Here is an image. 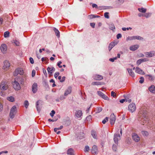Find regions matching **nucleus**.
Masks as SVG:
<instances>
[{
  "label": "nucleus",
  "instance_id": "obj_1",
  "mask_svg": "<svg viewBox=\"0 0 155 155\" xmlns=\"http://www.w3.org/2000/svg\"><path fill=\"white\" fill-rule=\"evenodd\" d=\"M139 120L143 123V125L145 124L150 126L151 125L152 122L150 120L148 117L147 112L145 108L141 109L139 113Z\"/></svg>",
  "mask_w": 155,
  "mask_h": 155
},
{
  "label": "nucleus",
  "instance_id": "obj_2",
  "mask_svg": "<svg viewBox=\"0 0 155 155\" xmlns=\"http://www.w3.org/2000/svg\"><path fill=\"white\" fill-rule=\"evenodd\" d=\"M17 112V108L16 106L14 105L11 108L9 114L10 117L12 119L13 118Z\"/></svg>",
  "mask_w": 155,
  "mask_h": 155
},
{
  "label": "nucleus",
  "instance_id": "obj_3",
  "mask_svg": "<svg viewBox=\"0 0 155 155\" xmlns=\"http://www.w3.org/2000/svg\"><path fill=\"white\" fill-rule=\"evenodd\" d=\"M8 83L5 81H3L0 85V88L2 91L7 90L8 87Z\"/></svg>",
  "mask_w": 155,
  "mask_h": 155
},
{
  "label": "nucleus",
  "instance_id": "obj_4",
  "mask_svg": "<svg viewBox=\"0 0 155 155\" xmlns=\"http://www.w3.org/2000/svg\"><path fill=\"white\" fill-rule=\"evenodd\" d=\"M137 39L139 40H143V37L139 36H132L128 37L127 38V41L128 40H132Z\"/></svg>",
  "mask_w": 155,
  "mask_h": 155
},
{
  "label": "nucleus",
  "instance_id": "obj_5",
  "mask_svg": "<svg viewBox=\"0 0 155 155\" xmlns=\"http://www.w3.org/2000/svg\"><path fill=\"white\" fill-rule=\"evenodd\" d=\"M74 114L76 118H78L79 120H81V117L83 114L81 110H75Z\"/></svg>",
  "mask_w": 155,
  "mask_h": 155
},
{
  "label": "nucleus",
  "instance_id": "obj_6",
  "mask_svg": "<svg viewBox=\"0 0 155 155\" xmlns=\"http://www.w3.org/2000/svg\"><path fill=\"white\" fill-rule=\"evenodd\" d=\"M120 139V135L119 134V132H117V133L114 134V140L115 143L116 144H117L118 143V141Z\"/></svg>",
  "mask_w": 155,
  "mask_h": 155
},
{
  "label": "nucleus",
  "instance_id": "obj_7",
  "mask_svg": "<svg viewBox=\"0 0 155 155\" xmlns=\"http://www.w3.org/2000/svg\"><path fill=\"white\" fill-rule=\"evenodd\" d=\"M24 71L22 69L20 68H18L15 70V71L14 73V74L15 76H16L18 74L20 75H22Z\"/></svg>",
  "mask_w": 155,
  "mask_h": 155
},
{
  "label": "nucleus",
  "instance_id": "obj_8",
  "mask_svg": "<svg viewBox=\"0 0 155 155\" xmlns=\"http://www.w3.org/2000/svg\"><path fill=\"white\" fill-rule=\"evenodd\" d=\"M144 54L146 57L151 58L155 56V51H153L148 52H145Z\"/></svg>",
  "mask_w": 155,
  "mask_h": 155
},
{
  "label": "nucleus",
  "instance_id": "obj_9",
  "mask_svg": "<svg viewBox=\"0 0 155 155\" xmlns=\"http://www.w3.org/2000/svg\"><path fill=\"white\" fill-rule=\"evenodd\" d=\"M13 88L16 90H19L21 89L20 84L18 82L15 81L13 83Z\"/></svg>",
  "mask_w": 155,
  "mask_h": 155
},
{
  "label": "nucleus",
  "instance_id": "obj_10",
  "mask_svg": "<svg viewBox=\"0 0 155 155\" xmlns=\"http://www.w3.org/2000/svg\"><path fill=\"white\" fill-rule=\"evenodd\" d=\"M136 110L135 105L134 103L130 104L128 106V110L131 112L134 111Z\"/></svg>",
  "mask_w": 155,
  "mask_h": 155
},
{
  "label": "nucleus",
  "instance_id": "obj_11",
  "mask_svg": "<svg viewBox=\"0 0 155 155\" xmlns=\"http://www.w3.org/2000/svg\"><path fill=\"white\" fill-rule=\"evenodd\" d=\"M116 120V117L114 114H111L110 117V122L111 125H113Z\"/></svg>",
  "mask_w": 155,
  "mask_h": 155
},
{
  "label": "nucleus",
  "instance_id": "obj_12",
  "mask_svg": "<svg viewBox=\"0 0 155 155\" xmlns=\"http://www.w3.org/2000/svg\"><path fill=\"white\" fill-rule=\"evenodd\" d=\"M97 94L98 95L101 97L107 100H108L109 98L106 95L104 94L103 93L100 91H97Z\"/></svg>",
  "mask_w": 155,
  "mask_h": 155
},
{
  "label": "nucleus",
  "instance_id": "obj_13",
  "mask_svg": "<svg viewBox=\"0 0 155 155\" xmlns=\"http://www.w3.org/2000/svg\"><path fill=\"white\" fill-rule=\"evenodd\" d=\"M93 78L95 80L100 81L103 79V77L102 75L98 74L94 75Z\"/></svg>",
  "mask_w": 155,
  "mask_h": 155
},
{
  "label": "nucleus",
  "instance_id": "obj_14",
  "mask_svg": "<svg viewBox=\"0 0 155 155\" xmlns=\"http://www.w3.org/2000/svg\"><path fill=\"white\" fill-rule=\"evenodd\" d=\"M148 61L149 60L146 58H141L137 60L136 62V64L137 66H139L142 63Z\"/></svg>",
  "mask_w": 155,
  "mask_h": 155
},
{
  "label": "nucleus",
  "instance_id": "obj_15",
  "mask_svg": "<svg viewBox=\"0 0 155 155\" xmlns=\"http://www.w3.org/2000/svg\"><path fill=\"white\" fill-rule=\"evenodd\" d=\"M4 66H3V68L4 70H7L8 69L10 66V64L8 61H5L4 62Z\"/></svg>",
  "mask_w": 155,
  "mask_h": 155
},
{
  "label": "nucleus",
  "instance_id": "obj_16",
  "mask_svg": "<svg viewBox=\"0 0 155 155\" xmlns=\"http://www.w3.org/2000/svg\"><path fill=\"white\" fill-rule=\"evenodd\" d=\"M32 91L34 93H36L38 90V85L36 83H34L32 87Z\"/></svg>",
  "mask_w": 155,
  "mask_h": 155
},
{
  "label": "nucleus",
  "instance_id": "obj_17",
  "mask_svg": "<svg viewBox=\"0 0 155 155\" xmlns=\"http://www.w3.org/2000/svg\"><path fill=\"white\" fill-rule=\"evenodd\" d=\"M133 140L136 142H138L140 140V137L136 134H133L132 135Z\"/></svg>",
  "mask_w": 155,
  "mask_h": 155
},
{
  "label": "nucleus",
  "instance_id": "obj_18",
  "mask_svg": "<svg viewBox=\"0 0 155 155\" xmlns=\"http://www.w3.org/2000/svg\"><path fill=\"white\" fill-rule=\"evenodd\" d=\"M47 70L48 73L51 74L52 73L55 71V68L53 67H48L47 69Z\"/></svg>",
  "mask_w": 155,
  "mask_h": 155
},
{
  "label": "nucleus",
  "instance_id": "obj_19",
  "mask_svg": "<svg viewBox=\"0 0 155 155\" xmlns=\"http://www.w3.org/2000/svg\"><path fill=\"white\" fill-rule=\"evenodd\" d=\"M139 47L138 45H132L130 47V49L132 51H135L137 50Z\"/></svg>",
  "mask_w": 155,
  "mask_h": 155
},
{
  "label": "nucleus",
  "instance_id": "obj_20",
  "mask_svg": "<svg viewBox=\"0 0 155 155\" xmlns=\"http://www.w3.org/2000/svg\"><path fill=\"white\" fill-rule=\"evenodd\" d=\"M0 48L2 52L4 53L7 50V46L5 44H2L1 45Z\"/></svg>",
  "mask_w": 155,
  "mask_h": 155
},
{
  "label": "nucleus",
  "instance_id": "obj_21",
  "mask_svg": "<svg viewBox=\"0 0 155 155\" xmlns=\"http://www.w3.org/2000/svg\"><path fill=\"white\" fill-rule=\"evenodd\" d=\"M135 72L137 73L140 74H144V73L143 71L138 67H137L136 68Z\"/></svg>",
  "mask_w": 155,
  "mask_h": 155
},
{
  "label": "nucleus",
  "instance_id": "obj_22",
  "mask_svg": "<svg viewBox=\"0 0 155 155\" xmlns=\"http://www.w3.org/2000/svg\"><path fill=\"white\" fill-rule=\"evenodd\" d=\"M98 151L97 148L95 145H94L91 150V152L92 153H96Z\"/></svg>",
  "mask_w": 155,
  "mask_h": 155
},
{
  "label": "nucleus",
  "instance_id": "obj_23",
  "mask_svg": "<svg viewBox=\"0 0 155 155\" xmlns=\"http://www.w3.org/2000/svg\"><path fill=\"white\" fill-rule=\"evenodd\" d=\"M71 87H69L65 91L64 94V95L66 96H67L68 94H70L71 93Z\"/></svg>",
  "mask_w": 155,
  "mask_h": 155
},
{
  "label": "nucleus",
  "instance_id": "obj_24",
  "mask_svg": "<svg viewBox=\"0 0 155 155\" xmlns=\"http://www.w3.org/2000/svg\"><path fill=\"white\" fill-rule=\"evenodd\" d=\"M74 153L73 150L71 148H70L67 150V153L68 155H74Z\"/></svg>",
  "mask_w": 155,
  "mask_h": 155
},
{
  "label": "nucleus",
  "instance_id": "obj_25",
  "mask_svg": "<svg viewBox=\"0 0 155 155\" xmlns=\"http://www.w3.org/2000/svg\"><path fill=\"white\" fill-rule=\"evenodd\" d=\"M155 86L153 85H151L150 87L149 88V90L150 91L153 93H155Z\"/></svg>",
  "mask_w": 155,
  "mask_h": 155
},
{
  "label": "nucleus",
  "instance_id": "obj_26",
  "mask_svg": "<svg viewBox=\"0 0 155 155\" xmlns=\"http://www.w3.org/2000/svg\"><path fill=\"white\" fill-rule=\"evenodd\" d=\"M127 70L129 75L133 77H134L135 76L132 70L130 69H127Z\"/></svg>",
  "mask_w": 155,
  "mask_h": 155
},
{
  "label": "nucleus",
  "instance_id": "obj_27",
  "mask_svg": "<svg viewBox=\"0 0 155 155\" xmlns=\"http://www.w3.org/2000/svg\"><path fill=\"white\" fill-rule=\"evenodd\" d=\"M91 134L93 137L95 139H97V134L96 131L94 130H92L91 132Z\"/></svg>",
  "mask_w": 155,
  "mask_h": 155
},
{
  "label": "nucleus",
  "instance_id": "obj_28",
  "mask_svg": "<svg viewBox=\"0 0 155 155\" xmlns=\"http://www.w3.org/2000/svg\"><path fill=\"white\" fill-rule=\"evenodd\" d=\"M40 101V100L38 101L37 102L36 104V108H37V110L38 112H39L41 110V107L38 106L39 103Z\"/></svg>",
  "mask_w": 155,
  "mask_h": 155
},
{
  "label": "nucleus",
  "instance_id": "obj_29",
  "mask_svg": "<svg viewBox=\"0 0 155 155\" xmlns=\"http://www.w3.org/2000/svg\"><path fill=\"white\" fill-rule=\"evenodd\" d=\"M147 76L148 77V79L151 81H153L155 79V77L150 75H148Z\"/></svg>",
  "mask_w": 155,
  "mask_h": 155
},
{
  "label": "nucleus",
  "instance_id": "obj_30",
  "mask_svg": "<svg viewBox=\"0 0 155 155\" xmlns=\"http://www.w3.org/2000/svg\"><path fill=\"white\" fill-rule=\"evenodd\" d=\"M53 30L54 31L57 36L58 38L59 37L60 35L59 31L55 28H54Z\"/></svg>",
  "mask_w": 155,
  "mask_h": 155
},
{
  "label": "nucleus",
  "instance_id": "obj_31",
  "mask_svg": "<svg viewBox=\"0 0 155 155\" xmlns=\"http://www.w3.org/2000/svg\"><path fill=\"white\" fill-rule=\"evenodd\" d=\"M138 11L144 13L146 12L147 10L146 9L144 8H138Z\"/></svg>",
  "mask_w": 155,
  "mask_h": 155
},
{
  "label": "nucleus",
  "instance_id": "obj_32",
  "mask_svg": "<svg viewBox=\"0 0 155 155\" xmlns=\"http://www.w3.org/2000/svg\"><path fill=\"white\" fill-rule=\"evenodd\" d=\"M91 84L93 85H98L102 84L101 82L97 81L93 82Z\"/></svg>",
  "mask_w": 155,
  "mask_h": 155
},
{
  "label": "nucleus",
  "instance_id": "obj_33",
  "mask_svg": "<svg viewBox=\"0 0 155 155\" xmlns=\"http://www.w3.org/2000/svg\"><path fill=\"white\" fill-rule=\"evenodd\" d=\"M7 99L8 101L12 102L14 101H15L14 97L12 96L8 97H7Z\"/></svg>",
  "mask_w": 155,
  "mask_h": 155
},
{
  "label": "nucleus",
  "instance_id": "obj_34",
  "mask_svg": "<svg viewBox=\"0 0 155 155\" xmlns=\"http://www.w3.org/2000/svg\"><path fill=\"white\" fill-rule=\"evenodd\" d=\"M109 28L111 30H112L113 31H114L115 29V26L113 24H111L110 25Z\"/></svg>",
  "mask_w": 155,
  "mask_h": 155
},
{
  "label": "nucleus",
  "instance_id": "obj_35",
  "mask_svg": "<svg viewBox=\"0 0 155 155\" xmlns=\"http://www.w3.org/2000/svg\"><path fill=\"white\" fill-rule=\"evenodd\" d=\"M117 44V42H111L110 43V44L109 45V46L110 47H112V48L113 47H114Z\"/></svg>",
  "mask_w": 155,
  "mask_h": 155
},
{
  "label": "nucleus",
  "instance_id": "obj_36",
  "mask_svg": "<svg viewBox=\"0 0 155 155\" xmlns=\"http://www.w3.org/2000/svg\"><path fill=\"white\" fill-rule=\"evenodd\" d=\"M102 110V108L101 107H98L96 109V113H99L101 112Z\"/></svg>",
  "mask_w": 155,
  "mask_h": 155
},
{
  "label": "nucleus",
  "instance_id": "obj_37",
  "mask_svg": "<svg viewBox=\"0 0 155 155\" xmlns=\"http://www.w3.org/2000/svg\"><path fill=\"white\" fill-rule=\"evenodd\" d=\"M151 14L150 13H144V16L146 18H148L151 16Z\"/></svg>",
  "mask_w": 155,
  "mask_h": 155
},
{
  "label": "nucleus",
  "instance_id": "obj_38",
  "mask_svg": "<svg viewBox=\"0 0 155 155\" xmlns=\"http://www.w3.org/2000/svg\"><path fill=\"white\" fill-rule=\"evenodd\" d=\"M9 32L8 31H6L4 33V37L5 38H7L8 37L9 35Z\"/></svg>",
  "mask_w": 155,
  "mask_h": 155
},
{
  "label": "nucleus",
  "instance_id": "obj_39",
  "mask_svg": "<svg viewBox=\"0 0 155 155\" xmlns=\"http://www.w3.org/2000/svg\"><path fill=\"white\" fill-rule=\"evenodd\" d=\"M29 103L28 101H25L24 102L25 106L26 108H27L29 105Z\"/></svg>",
  "mask_w": 155,
  "mask_h": 155
},
{
  "label": "nucleus",
  "instance_id": "obj_40",
  "mask_svg": "<svg viewBox=\"0 0 155 155\" xmlns=\"http://www.w3.org/2000/svg\"><path fill=\"white\" fill-rule=\"evenodd\" d=\"M108 118L107 117H106L105 119H104L102 121V123L103 124H105L108 121Z\"/></svg>",
  "mask_w": 155,
  "mask_h": 155
},
{
  "label": "nucleus",
  "instance_id": "obj_41",
  "mask_svg": "<svg viewBox=\"0 0 155 155\" xmlns=\"http://www.w3.org/2000/svg\"><path fill=\"white\" fill-rule=\"evenodd\" d=\"M89 150V147L88 146H86L85 147L84 151L85 152H88Z\"/></svg>",
  "mask_w": 155,
  "mask_h": 155
},
{
  "label": "nucleus",
  "instance_id": "obj_42",
  "mask_svg": "<svg viewBox=\"0 0 155 155\" xmlns=\"http://www.w3.org/2000/svg\"><path fill=\"white\" fill-rule=\"evenodd\" d=\"M140 80L139 81V83L140 84L143 83V82L144 81V78L143 77H141L140 78Z\"/></svg>",
  "mask_w": 155,
  "mask_h": 155
},
{
  "label": "nucleus",
  "instance_id": "obj_43",
  "mask_svg": "<svg viewBox=\"0 0 155 155\" xmlns=\"http://www.w3.org/2000/svg\"><path fill=\"white\" fill-rule=\"evenodd\" d=\"M92 118V117L91 115H89L86 118V120L88 121H90Z\"/></svg>",
  "mask_w": 155,
  "mask_h": 155
},
{
  "label": "nucleus",
  "instance_id": "obj_44",
  "mask_svg": "<svg viewBox=\"0 0 155 155\" xmlns=\"http://www.w3.org/2000/svg\"><path fill=\"white\" fill-rule=\"evenodd\" d=\"M109 13L107 12H106L104 13V16L105 18H109Z\"/></svg>",
  "mask_w": 155,
  "mask_h": 155
},
{
  "label": "nucleus",
  "instance_id": "obj_45",
  "mask_svg": "<svg viewBox=\"0 0 155 155\" xmlns=\"http://www.w3.org/2000/svg\"><path fill=\"white\" fill-rule=\"evenodd\" d=\"M117 59V57H114L113 58H110L109 59V61L113 62L115 60H116Z\"/></svg>",
  "mask_w": 155,
  "mask_h": 155
},
{
  "label": "nucleus",
  "instance_id": "obj_46",
  "mask_svg": "<svg viewBox=\"0 0 155 155\" xmlns=\"http://www.w3.org/2000/svg\"><path fill=\"white\" fill-rule=\"evenodd\" d=\"M55 113V111L54 110H52L50 114L51 117H53Z\"/></svg>",
  "mask_w": 155,
  "mask_h": 155
},
{
  "label": "nucleus",
  "instance_id": "obj_47",
  "mask_svg": "<svg viewBox=\"0 0 155 155\" xmlns=\"http://www.w3.org/2000/svg\"><path fill=\"white\" fill-rule=\"evenodd\" d=\"M142 134L143 135H145V136H147L148 135V133L145 131H142Z\"/></svg>",
  "mask_w": 155,
  "mask_h": 155
},
{
  "label": "nucleus",
  "instance_id": "obj_48",
  "mask_svg": "<svg viewBox=\"0 0 155 155\" xmlns=\"http://www.w3.org/2000/svg\"><path fill=\"white\" fill-rule=\"evenodd\" d=\"M112 149L113 150L116 151L117 149V146L115 144H113L112 146Z\"/></svg>",
  "mask_w": 155,
  "mask_h": 155
},
{
  "label": "nucleus",
  "instance_id": "obj_49",
  "mask_svg": "<svg viewBox=\"0 0 155 155\" xmlns=\"http://www.w3.org/2000/svg\"><path fill=\"white\" fill-rule=\"evenodd\" d=\"M59 74L58 72H56L55 73L54 75V76L55 78H57Z\"/></svg>",
  "mask_w": 155,
  "mask_h": 155
},
{
  "label": "nucleus",
  "instance_id": "obj_50",
  "mask_svg": "<svg viewBox=\"0 0 155 155\" xmlns=\"http://www.w3.org/2000/svg\"><path fill=\"white\" fill-rule=\"evenodd\" d=\"M47 59H48L47 58H41V61H46V63H48V61H47Z\"/></svg>",
  "mask_w": 155,
  "mask_h": 155
},
{
  "label": "nucleus",
  "instance_id": "obj_51",
  "mask_svg": "<svg viewBox=\"0 0 155 155\" xmlns=\"http://www.w3.org/2000/svg\"><path fill=\"white\" fill-rule=\"evenodd\" d=\"M29 60H30V63L31 64H33L34 63V60H33V58H32L30 57L29 58Z\"/></svg>",
  "mask_w": 155,
  "mask_h": 155
},
{
  "label": "nucleus",
  "instance_id": "obj_52",
  "mask_svg": "<svg viewBox=\"0 0 155 155\" xmlns=\"http://www.w3.org/2000/svg\"><path fill=\"white\" fill-rule=\"evenodd\" d=\"M88 17L90 19L95 18V15H88Z\"/></svg>",
  "mask_w": 155,
  "mask_h": 155
},
{
  "label": "nucleus",
  "instance_id": "obj_53",
  "mask_svg": "<svg viewBox=\"0 0 155 155\" xmlns=\"http://www.w3.org/2000/svg\"><path fill=\"white\" fill-rule=\"evenodd\" d=\"M111 96L114 97H115L116 96V95L114 94V91H112L111 92Z\"/></svg>",
  "mask_w": 155,
  "mask_h": 155
},
{
  "label": "nucleus",
  "instance_id": "obj_54",
  "mask_svg": "<svg viewBox=\"0 0 155 155\" xmlns=\"http://www.w3.org/2000/svg\"><path fill=\"white\" fill-rule=\"evenodd\" d=\"M100 8L101 10L105 9L107 8V7L105 6H101L100 7Z\"/></svg>",
  "mask_w": 155,
  "mask_h": 155
},
{
  "label": "nucleus",
  "instance_id": "obj_55",
  "mask_svg": "<svg viewBox=\"0 0 155 155\" xmlns=\"http://www.w3.org/2000/svg\"><path fill=\"white\" fill-rule=\"evenodd\" d=\"M121 35L120 34H118L117 35V38L118 39L121 37Z\"/></svg>",
  "mask_w": 155,
  "mask_h": 155
},
{
  "label": "nucleus",
  "instance_id": "obj_56",
  "mask_svg": "<svg viewBox=\"0 0 155 155\" xmlns=\"http://www.w3.org/2000/svg\"><path fill=\"white\" fill-rule=\"evenodd\" d=\"M35 70H33L32 71V77H34L35 76Z\"/></svg>",
  "mask_w": 155,
  "mask_h": 155
},
{
  "label": "nucleus",
  "instance_id": "obj_57",
  "mask_svg": "<svg viewBox=\"0 0 155 155\" xmlns=\"http://www.w3.org/2000/svg\"><path fill=\"white\" fill-rule=\"evenodd\" d=\"M90 25L91 27H92V28H94L95 27V24L94 23H90Z\"/></svg>",
  "mask_w": 155,
  "mask_h": 155
},
{
  "label": "nucleus",
  "instance_id": "obj_58",
  "mask_svg": "<svg viewBox=\"0 0 155 155\" xmlns=\"http://www.w3.org/2000/svg\"><path fill=\"white\" fill-rule=\"evenodd\" d=\"M14 43L17 45L18 46L19 44V42L18 41H17V40H15L14 41Z\"/></svg>",
  "mask_w": 155,
  "mask_h": 155
},
{
  "label": "nucleus",
  "instance_id": "obj_59",
  "mask_svg": "<svg viewBox=\"0 0 155 155\" xmlns=\"http://www.w3.org/2000/svg\"><path fill=\"white\" fill-rule=\"evenodd\" d=\"M138 56L139 58H143L144 57V55L142 53L140 54Z\"/></svg>",
  "mask_w": 155,
  "mask_h": 155
},
{
  "label": "nucleus",
  "instance_id": "obj_60",
  "mask_svg": "<svg viewBox=\"0 0 155 155\" xmlns=\"http://www.w3.org/2000/svg\"><path fill=\"white\" fill-rule=\"evenodd\" d=\"M65 77L64 76H63L62 77V78L61 80L60 81L61 82H64L65 80Z\"/></svg>",
  "mask_w": 155,
  "mask_h": 155
},
{
  "label": "nucleus",
  "instance_id": "obj_61",
  "mask_svg": "<svg viewBox=\"0 0 155 155\" xmlns=\"http://www.w3.org/2000/svg\"><path fill=\"white\" fill-rule=\"evenodd\" d=\"M65 99V97L63 95L61 96L60 97V99L62 100Z\"/></svg>",
  "mask_w": 155,
  "mask_h": 155
},
{
  "label": "nucleus",
  "instance_id": "obj_62",
  "mask_svg": "<svg viewBox=\"0 0 155 155\" xmlns=\"http://www.w3.org/2000/svg\"><path fill=\"white\" fill-rule=\"evenodd\" d=\"M92 7L93 8H97V5L95 4H93L92 5Z\"/></svg>",
  "mask_w": 155,
  "mask_h": 155
},
{
  "label": "nucleus",
  "instance_id": "obj_63",
  "mask_svg": "<svg viewBox=\"0 0 155 155\" xmlns=\"http://www.w3.org/2000/svg\"><path fill=\"white\" fill-rule=\"evenodd\" d=\"M117 2L119 4H121L124 2V1L123 0H118Z\"/></svg>",
  "mask_w": 155,
  "mask_h": 155
},
{
  "label": "nucleus",
  "instance_id": "obj_64",
  "mask_svg": "<svg viewBox=\"0 0 155 155\" xmlns=\"http://www.w3.org/2000/svg\"><path fill=\"white\" fill-rule=\"evenodd\" d=\"M3 22V20L2 18H0V25H2Z\"/></svg>",
  "mask_w": 155,
  "mask_h": 155
}]
</instances>
